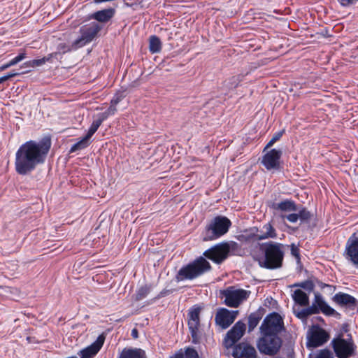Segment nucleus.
Masks as SVG:
<instances>
[{"label": "nucleus", "mask_w": 358, "mask_h": 358, "mask_svg": "<svg viewBox=\"0 0 358 358\" xmlns=\"http://www.w3.org/2000/svg\"><path fill=\"white\" fill-rule=\"evenodd\" d=\"M50 143L29 141L22 144L15 153V168L20 175H27L45 161Z\"/></svg>", "instance_id": "obj_1"}, {"label": "nucleus", "mask_w": 358, "mask_h": 358, "mask_svg": "<svg viewBox=\"0 0 358 358\" xmlns=\"http://www.w3.org/2000/svg\"><path fill=\"white\" fill-rule=\"evenodd\" d=\"M250 253L260 267L275 269L282 266L285 246L282 243L273 241L257 243Z\"/></svg>", "instance_id": "obj_2"}, {"label": "nucleus", "mask_w": 358, "mask_h": 358, "mask_svg": "<svg viewBox=\"0 0 358 358\" xmlns=\"http://www.w3.org/2000/svg\"><path fill=\"white\" fill-rule=\"evenodd\" d=\"M211 266L209 262L203 257H199L194 262L182 267L176 275L178 281L194 279L205 272L209 271Z\"/></svg>", "instance_id": "obj_3"}, {"label": "nucleus", "mask_w": 358, "mask_h": 358, "mask_svg": "<svg viewBox=\"0 0 358 358\" xmlns=\"http://www.w3.org/2000/svg\"><path fill=\"white\" fill-rule=\"evenodd\" d=\"M231 224V221L227 217H215L206 227L203 240L212 241L220 238L228 231Z\"/></svg>", "instance_id": "obj_4"}, {"label": "nucleus", "mask_w": 358, "mask_h": 358, "mask_svg": "<svg viewBox=\"0 0 358 358\" xmlns=\"http://www.w3.org/2000/svg\"><path fill=\"white\" fill-rule=\"evenodd\" d=\"M238 247V243L236 242H224L207 250L203 255L213 262L220 264L227 258L231 251L236 250Z\"/></svg>", "instance_id": "obj_5"}, {"label": "nucleus", "mask_w": 358, "mask_h": 358, "mask_svg": "<svg viewBox=\"0 0 358 358\" xmlns=\"http://www.w3.org/2000/svg\"><path fill=\"white\" fill-rule=\"evenodd\" d=\"M250 294V291L229 287L222 292L224 303L229 307L237 308L245 301Z\"/></svg>", "instance_id": "obj_6"}, {"label": "nucleus", "mask_w": 358, "mask_h": 358, "mask_svg": "<svg viewBox=\"0 0 358 358\" xmlns=\"http://www.w3.org/2000/svg\"><path fill=\"white\" fill-rule=\"evenodd\" d=\"M257 343L259 351L264 355H274L281 347V339L276 335H262Z\"/></svg>", "instance_id": "obj_7"}, {"label": "nucleus", "mask_w": 358, "mask_h": 358, "mask_svg": "<svg viewBox=\"0 0 358 358\" xmlns=\"http://www.w3.org/2000/svg\"><path fill=\"white\" fill-rule=\"evenodd\" d=\"M283 325L282 317L273 313L266 316L260 327L262 335H276L281 331Z\"/></svg>", "instance_id": "obj_8"}, {"label": "nucleus", "mask_w": 358, "mask_h": 358, "mask_svg": "<svg viewBox=\"0 0 358 358\" xmlns=\"http://www.w3.org/2000/svg\"><path fill=\"white\" fill-rule=\"evenodd\" d=\"M101 29V27L96 22H92L82 27L80 30L81 36L73 43V46H74L75 48H78L91 42L94 37L96 36Z\"/></svg>", "instance_id": "obj_9"}, {"label": "nucleus", "mask_w": 358, "mask_h": 358, "mask_svg": "<svg viewBox=\"0 0 358 358\" xmlns=\"http://www.w3.org/2000/svg\"><path fill=\"white\" fill-rule=\"evenodd\" d=\"M331 343L338 358H348L352 355L354 344L350 337L345 339L339 336L334 338Z\"/></svg>", "instance_id": "obj_10"}, {"label": "nucleus", "mask_w": 358, "mask_h": 358, "mask_svg": "<svg viewBox=\"0 0 358 358\" xmlns=\"http://www.w3.org/2000/svg\"><path fill=\"white\" fill-rule=\"evenodd\" d=\"M308 348H317L325 343L329 339L328 334L322 328L313 326L307 335Z\"/></svg>", "instance_id": "obj_11"}, {"label": "nucleus", "mask_w": 358, "mask_h": 358, "mask_svg": "<svg viewBox=\"0 0 358 358\" xmlns=\"http://www.w3.org/2000/svg\"><path fill=\"white\" fill-rule=\"evenodd\" d=\"M201 312L200 308H194L189 310L188 326L192 338L194 343H199L200 342L201 334L199 331V314Z\"/></svg>", "instance_id": "obj_12"}, {"label": "nucleus", "mask_w": 358, "mask_h": 358, "mask_svg": "<svg viewBox=\"0 0 358 358\" xmlns=\"http://www.w3.org/2000/svg\"><path fill=\"white\" fill-rule=\"evenodd\" d=\"M245 331V324L238 321L233 328L228 331L224 338V345L227 348L232 347L241 338Z\"/></svg>", "instance_id": "obj_13"}, {"label": "nucleus", "mask_w": 358, "mask_h": 358, "mask_svg": "<svg viewBox=\"0 0 358 358\" xmlns=\"http://www.w3.org/2000/svg\"><path fill=\"white\" fill-rule=\"evenodd\" d=\"M238 311L229 310L227 308H221L217 310L215 315V322L222 329L229 327L235 320Z\"/></svg>", "instance_id": "obj_14"}, {"label": "nucleus", "mask_w": 358, "mask_h": 358, "mask_svg": "<svg viewBox=\"0 0 358 358\" xmlns=\"http://www.w3.org/2000/svg\"><path fill=\"white\" fill-rule=\"evenodd\" d=\"M281 156V150L272 149L263 156L262 163L268 170H277L280 168V159Z\"/></svg>", "instance_id": "obj_15"}, {"label": "nucleus", "mask_w": 358, "mask_h": 358, "mask_svg": "<svg viewBox=\"0 0 358 358\" xmlns=\"http://www.w3.org/2000/svg\"><path fill=\"white\" fill-rule=\"evenodd\" d=\"M345 255L348 260L358 266V236L355 234L348 240Z\"/></svg>", "instance_id": "obj_16"}, {"label": "nucleus", "mask_w": 358, "mask_h": 358, "mask_svg": "<svg viewBox=\"0 0 358 358\" xmlns=\"http://www.w3.org/2000/svg\"><path fill=\"white\" fill-rule=\"evenodd\" d=\"M104 340L103 336H99L92 345L80 351L81 358H92L95 356L103 346Z\"/></svg>", "instance_id": "obj_17"}, {"label": "nucleus", "mask_w": 358, "mask_h": 358, "mask_svg": "<svg viewBox=\"0 0 358 358\" xmlns=\"http://www.w3.org/2000/svg\"><path fill=\"white\" fill-rule=\"evenodd\" d=\"M234 355L236 357L255 358L257 352L253 346L243 343L235 348Z\"/></svg>", "instance_id": "obj_18"}, {"label": "nucleus", "mask_w": 358, "mask_h": 358, "mask_svg": "<svg viewBox=\"0 0 358 358\" xmlns=\"http://www.w3.org/2000/svg\"><path fill=\"white\" fill-rule=\"evenodd\" d=\"M311 306H315L319 312L321 311L327 315H333L336 311L331 308L323 299L319 293L315 294V300Z\"/></svg>", "instance_id": "obj_19"}, {"label": "nucleus", "mask_w": 358, "mask_h": 358, "mask_svg": "<svg viewBox=\"0 0 358 358\" xmlns=\"http://www.w3.org/2000/svg\"><path fill=\"white\" fill-rule=\"evenodd\" d=\"M115 13V10L113 8H109L92 13L90 18L101 23H106L113 17Z\"/></svg>", "instance_id": "obj_20"}, {"label": "nucleus", "mask_w": 358, "mask_h": 358, "mask_svg": "<svg viewBox=\"0 0 358 358\" xmlns=\"http://www.w3.org/2000/svg\"><path fill=\"white\" fill-rule=\"evenodd\" d=\"M271 207L273 210L282 213L296 212L298 210V207L294 201L289 199H285L279 203H273Z\"/></svg>", "instance_id": "obj_21"}, {"label": "nucleus", "mask_w": 358, "mask_h": 358, "mask_svg": "<svg viewBox=\"0 0 358 358\" xmlns=\"http://www.w3.org/2000/svg\"><path fill=\"white\" fill-rule=\"evenodd\" d=\"M259 239L265 240L268 238H275L277 237V233L275 228L271 223H266L259 229Z\"/></svg>", "instance_id": "obj_22"}, {"label": "nucleus", "mask_w": 358, "mask_h": 358, "mask_svg": "<svg viewBox=\"0 0 358 358\" xmlns=\"http://www.w3.org/2000/svg\"><path fill=\"white\" fill-rule=\"evenodd\" d=\"M334 300L336 303L341 306L351 307L355 305V299L348 294H337L334 296Z\"/></svg>", "instance_id": "obj_23"}, {"label": "nucleus", "mask_w": 358, "mask_h": 358, "mask_svg": "<svg viewBox=\"0 0 358 358\" xmlns=\"http://www.w3.org/2000/svg\"><path fill=\"white\" fill-rule=\"evenodd\" d=\"M119 358H145V355L141 349H124Z\"/></svg>", "instance_id": "obj_24"}, {"label": "nucleus", "mask_w": 358, "mask_h": 358, "mask_svg": "<svg viewBox=\"0 0 358 358\" xmlns=\"http://www.w3.org/2000/svg\"><path fill=\"white\" fill-rule=\"evenodd\" d=\"M241 237L243 240L247 242L260 241L259 239V229L257 227L251 228L246 231L245 234L241 236Z\"/></svg>", "instance_id": "obj_25"}, {"label": "nucleus", "mask_w": 358, "mask_h": 358, "mask_svg": "<svg viewBox=\"0 0 358 358\" xmlns=\"http://www.w3.org/2000/svg\"><path fill=\"white\" fill-rule=\"evenodd\" d=\"M293 299L301 306H307L309 303L308 295L301 289H296L293 294Z\"/></svg>", "instance_id": "obj_26"}, {"label": "nucleus", "mask_w": 358, "mask_h": 358, "mask_svg": "<svg viewBox=\"0 0 358 358\" xmlns=\"http://www.w3.org/2000/svg\"><path fill=\"white\" fill-rule=\"evenodd\" d=\"M52 54H50L48 57H44L41 59L28 61L24 63L22 66L25 68H34L40 66L45 64V62H48L52 58Z\"/></svg>", "instance_id": "obj_27"}, {"label": "nucleus", "mask_w": 358, "mask_h": 358, "mask_svg": "<svg viewBox=\"0 0 358 358\" xmlns=\"http://www.w3.org/2000/svg\"><path fill=\"white\" fill-rule=\"evenodd\" d=\"M120 101V98L113 99L111 101V105L108 108V110L98 115L104 121L108 116L114 115L117 110L115 106L119 103Z\"/></svg>", "instance_id": "obj_28"}, {"label": "nucleus", "mask_w": 358, "mask_h": 358, "mask_svg": "<svg viewBox=\"0 0 358 358\" xmlns=\"http://www.w3.org/2000/svg\"><path fill=\"white\" fill-rule=\"evenodd\" d=\"M149 49L152 53L160 52L162 49V43L157 36H152L150 38Z\"/></svg>", "instance_id": "obj_29"}, {"label": "nucleus", "mask_w": 358, "mask_h": 358, "mask_svg": "<svg viewBox=\"0 0 358 358\" xmlns=\"http://www.w3.org/2000/svg\"><path fill=\"white\" fill-rule=\"evenodd\" d=\"M90 138L86 135L85 137H83L81 140H80L78 142L75 143L71 148L70 152H74L78 150L85 149L90 145Z\"/></svg>", "instance_id": "obj_30"}, {"label": "nucleus", "mask_w": 358, "mask_h": 358, "mask_svg": "<svg viewBox=\"0 0 358 358\" xmlns=\"http://www.w3.org/2000/svg\"><path fill=\"white\" fill-rule=\"evenodd\" d=\"M317 313H319V310L315 306H310L299 311L296 316L301 320H306L309 315Z\"/></svg>", "instance_id": "obj_31"}, {"label": "nucleus", "mask_w": 358, "mask_h": 358, "mask_svg": "<svg viewBox=\"0 0 358 358\" xmlns=\"http://www.w3.org/2000/svg\"><path fill=\"white\" fill-rule=\"evenodd\" d=\"M173 358H199L197 352L193 348H187L184 352H180Z\"/></svg>", "instance_id": "obj_32"}, {"label": "nucleus", "mask_w": 358, "mask_h": 358, "mask_svg": "<svg viewBox=\"0 0 358 358\" xmlns=\"http://www.w3.org/2000/svg\"><path fill=\"white\" fill-rule=\"evenodd\" d=\"M103 120L98 115L97 119L92 123L87 136L91 138L92 135L97 131L98 128L100 127L101 123L103 122Z\"/></svg>", "instance_id": "obj_33"}, {"label": "nucleus", "mask_w": 358, "mask_h": 358, "mask_svg": "<svg viewBox=\"0 0 358 358\" xmlns=\"http://www.w3.org/2000/svg\"><path fill=\"white\" fill-rule=\"evenodd\" d=\"M309 358H334L331 352L329 350H321L314 355L310 356Z\"/></svg>", "instance_id": "obj_34"}, {"label": "nucleus", "mask_w": 358, "mask_h": 358, "mask_svg": "<svg viewBox=\"0 0 358 358\" xmlns=\"http://www.w3.org/2000/svg\"><path fill=\"white\" fill-rule=\"evenodd\" d=\"M298 217H299V220H300L301 221H307L310 219V213L309 211H308L306 208H301L299 209L298 208Z\"/></svg>", "instance_id": "obj_35"}, {"label": "nucleus", "mask_w": 358, "mask_h": 358, "mask_svg": "<svg viewBox=\"0 0 358 358\" xmlns=\"http://www.w3.org/2000/svg\"><path fill=\"white\" fill-rule=\"evenodd\" d=\"M150 292L147 286L141 287L136 293V300L140 301L144 299Z\"/></svg>", "instance_id": "obj_36"}, {"label": "nucleus", "mask_w": 358, "mask_h": 358, "mask_svg": "<svg viewBox=\"0 0 358 358\" xmlns=\"http://www.w3.org/2000/svg\"><path fill=\"white\" fill-rule=\"evenodd\" d=\"M72 49H76L74 46H73V44L70 46L65 43H62L57 45V51L59 53H66L71 51Z\"/></svg>", "instance_id": "obj_37"}, {"label": "nucleus", "mask_w": 358, "mask_h": 358, "mask_svg": "<svg viewBox=\"0 0 358 358\" xmlns=\"http://www.w3.org/2000/svg\"><path fill=\"white\" fill-rule=\"evenodd\" d=\"M280 216L282 219L286 218L289 222H290L292 223H296L299 220L297 213H290L289 215H281Z\"/></svg>", "instance_id": "obj_38"}, {"label": "nucleus", "mask_w": 358, "mask_h": 358, "mask_svg": "<svg viewBox=\"0 0 358 358\" xmlns=\"http://www.w3.org/2000/svg\"><path fill=\"white\" fill-rule=\"evenodd\" d=\"M259 323V319L256 317L250 316L248 321L249 330L252 331Z\"/></svg>", "instance_id": "obj_39"}, {"label": "nucleus", "mask_w": 358, "mask_h": 358, "mask_svg": "<svg viewBox=\"0 0 358 358\" xmlns=\"http://www.w3.org/2000/svg\"><path fill=\"white\" fill-rule=\"evenodd\" d=\"M343 6H349L358 1V0H338Z\"/></svg>", "instance_id": "obj_40"}, {"label": "nucleus", "mask_w": 358, "mask_h": 358, "mask_svg": "<svg viewBox=\"0 0 358 358\" xmlns=\"http://www.w3.org/2000/svg\"><path fill=\"white\" fill-rule=\"evenodd\" d=\"M26 58V53L25 52H22L20 53L17 56L15 57V60L19 63L22 60Z\"/></svg>", "instance_id": "obj_41"}, {"label": "nucleus", "mask_w": 358, "mask_h": 358, "mask_svg": "<svg viewBox=\"0 0 358 358\" xmlns=\"http://www.w3.org/2000/svg\"><path fill=\"white\" fill-rule=\"evenodd\" d=\"M282 135V131H279L273 136V138L274 139V141H277L281 138Z\"/></svg>", "instance_id": "obj_42"}, {"label": "nucleus", "mask_w": 358, "mask_h": 358, "mask_svg": "<svg viewBox=\"0 0 358 358\" xmlns=\"http://www.w3.org/2000/svg\"><path fill=\"white\" fill-rule=\"evenodd\" d=\"M18 74H19V73L11 72V73H8V75L5 76V77L7 78V80H8L9 78H13Z\"/></svg>", "instance_id": "obj_43"}, {"label": "nucleus", "mask_w": 358, "mask_h": 358, "mask_svg": "<svg viewBox=\"0 0 358 358\" xmlns=\"http://www.w3.org/2000/svg\"><path fill=\"white\" fill-rule=\"evenodd\" d=\"M275 142H276V141H274V139L272 138L270 140V141L267 143V145H266V146L265 149H266V148H268L271 147V146H272V145H273Z\"/></svg>", "instance_id": "obj_44"}, {"label": "nucleus", "mask_w": 358, "mask_h": 358, "mask_svg": "<svg viewBox=\"0 0 358 358\" xmlns=\"http://www.w3.org/2000/svg\"><path fill=\"white\" fill-rule=\"evenodd\" d=\"M8 62L0 66V71H4L9 68Z\"/></svg>", "instance_id": "obj_45"}, {"label": "nucleus", "mask_w": 358, "mask_h": 358, "mask_svg": "<svg viewBox=\"0 0 358 358\" xmlns=\"http://www.w3.org/2000/svg\"><path fill=\"white\" fill-rule=\"evenodd\" d=\"M18 62L15 60V58H13V59H11L9 62H8V65L10 66H14L15 64H17Z\"/></svg>", "instance_id": "obj_46"}, {"label": "nucleus", "mask_w": 358, "mask_h": 358, "mask_svg": "<svg viewBox=\"0 0 358 358\" xmlns=\"http://www.w3.org/2000/svg\"><path fill=\"white\" fill-rule=\"evenodd\" d=\"M298 250L297 248H296L294 245H292V253L293 255L294 256H298Z\"/></svg>", "instance_id": "obj_47"}, {"label": "nucleus", "mask_w": 358, "mask_h": 358, "mask_svg": "<svg viewBox=\"0 0 358 358\" xmlns=\"http://www.w3.org/2000/svg\"><path fill=\"white\" fill-rule=\"evenodd\" d=\"M131 335L134 338H137L138 337V331L136 329H134L131 331Z\"/></svg>", "instance_id": "obj_48"}, {"label": "nucleus", "mask_w": 358, "mask_h": 358, "mask_svg": "<svg viewBox=\"0 0 358 358\" xmlns=\"http://www.w3.org/2000/svg\"><path fill=\"white\" fill-rule=\"evenodd\" d=\"M6 80H7V78H6L5 76L1 77L0 78V84Z\"/></svg>", "instance_id": "obj_49"}]
</instances>
